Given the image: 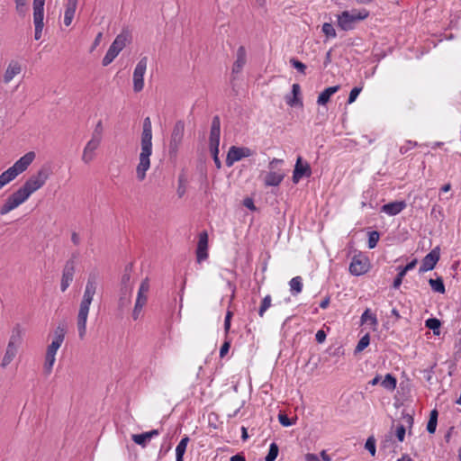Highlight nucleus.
Masks as SVG:
<instances>
[{
    "mask_svg": "<svg viewBox=\"0 0 461 461\" xmlns=\"http://www.w3.org/2000/svg\"><path fill=\"white\" fill-rule=\"evenodd\" d=\"M271 302H272V298L269 294L266 295L263 298L261 304L259 306V309H258V315L260 317H263L266 311L271 306Z\"/></svg>",
    "mask_w": 461,
    "mask_h": 461,
    "instance_id": "obj_39",
    "label": "nucleus"
},
{
    "mask_svg": "<svg viewBox=\"0 0 461 461\" xmlns=\"http://www.w3.org/2000/svg\"><path fill=\"white\" fill-rule=\"evenodd\" d=\"M321 30L327 38H335L337 36L336 31L331 23H323Z\"/></svg>",
    "mask_w": 461,
    "mask_h": 461,
    "instance_id": "obj_44",
    "label": "nucleus"
},
{
    "mask_svg": "<svg viewBox=\"0 0 461 461\" xmlns=\"http://www.w3.org/2000/svg\"><path fill=\"white\" fill-rule=\"evenodd\" d=\"M380 235L376 230L370 231L368 233V248L374 249L376 247L377 242L379 240Z\"/></svg>",
    "mask_w": 461,
    "mask_h": 461,
    "instance_id": "obj_43",
    "label": "nucleus"
},
{
    "mask_svg": "<svg viewBox=\"0 0 461 461\" xmlns=\"http://www.w3.org/2000/svg\"><path fill=\"white\" fill-rule=\"evenodd\" d=\"M278 420H279V422L285 427H288V426L292 425L290 419L285 414H279Z\"/></svg>",
    "mask_w": 461,
    "mask_h": 461,
    "instance_id": "obj_55",
    "label": "nucleus"
},
{
    "mask_svg": "<svg viewBox=\"0 0 461 461\" xmlns=\"http://www.w3.org/2000/svg\"><path fill=\"white\" fill-rule=\"evenodd\" d=\"M78 0H68L65 9L76 13Z\"/></svg>",
    "mask_w": 461,
    "mask_h": 461,
    "instance_id": "obj_54",
    "label": "nucleus"
},
{
    "mask_svg": "<svg viewBox=\"0 0 461 461\" xmlns=\"http://www.w3.org/2000/svg\"><path fill=\"white\" fill-rule=\"evenodd\" d=\"M18 349H19V347L7 344L5 355H4L2 362H1V366L3 368H5L7 366H9L11 364V362L16 357Z\"/></svg>",
    "mask_w": 461,
    "mask_h": 461,
    "instance_id": "obj_26",
    "label": "nucleus"
},
{
    "mask_svg": "<svg viewBox=\"0 0 461 461\" xmlns=\"http://www.w3.org/2000/svg\"><path fill=\"white\" fill-rule=\"evenodd\" d=\"M398 270H399V272H398L397 276L394 279L393 284V287L394 289H398L400 287V285L402 283V279L406 275V273L401 268V267H398Z\"/></svg>",
    "mask_w": 461,
    "mask_h": 461,
    "instance_id": "obj_45",
    "label": "nucleus"
},
{
    "mask_svg": "<svg viewBox=\"0 0 461 461\" xmlns=\"http://www.w3.org/2000/svg\"><path fill=\"white\" fill-rule=\"evenodd\" d=\"M189 438L185 436L176 447V461H184V455L185 453Z\"/></svg>",
    "mask_w": 461,
    "mask_h": 461,
    "instance_id": "obj_28",
    "label": "nucleus"
},
{
    "mask_svg": "<svg viewBox=\"0 0 461 461\" xmlns=\"http://www.w3.org/2000/svg\"><path fill=\"white\" fill-rule=\"evenodd\" d=\"M368 16V12L363 11H344L338 15V26L343 31L353 30L356 24Z\"/></svg>",
    "mask_w": 461,
    "mask_h": 461,
    "instance_id": "obj_6",
    "label": "nucleus"
},
{
    "mask_svg": "<svg viewBox=\"0 0 461 461\" xmlns=\"http://www.w3.org/2000/svg\"><path fill=\"white\" fill-rule=\"evenodd\" d=\"M220 135H221V121L219 116H214L212 118L211 131H210V138H209V146L210 149H213L217 151V148L220 145Z\"/></svg>",
    "mask_w": 461,
    "mask_h": 461,
    "instance_id": "obj_17",
    "label": "nucleus"
},
{
    "mask_svg": "<svg viewBox=\"0 0 461 461\" xmlns=\"http://www.w3.org/2000/svg\"><path fill=\"white\" fill-rule=\"evenodd\" d=\"M247 61L246 50L243 46L239 47L237 50L236 60L233 64L232 72L240 73Z\"/></svg>",
    "mask_w": 461,
    "mask_h": 461,
    "instance_id": "obj_25",
    "label": "nucleus"
},
{
    "mask_svg": "<svg viewBox=\"0 0 461 461\" xmlns=\"http://www.w3.org/2000/svg\"><path fill=\"white\" fill-rule=\"evenodd\" d=\"M210 150H211V152H212V154L213 156V161H214L217 168H220L221 164V160H220V158L218 157L219 148H217V151L215 149H210Z\"/></svg>",
    "mask_w": 461,
    "mask_h": 461,
    "instance_id": "obj_57",
    "label": "nucleus"
},
{
    "mask_svg": "<svg viewBox=\"0 0 461 461\" xmlns=\"http://www.w3.org/2000/svg\"><path fill=\"white\" fill-rule=\"evenodd\" d=\"M339 86H334L325 88L318 96L317 104L325 105L330 99V96L339 90Z\"/></svg>",
    "mask_w": 461,
    "mask_h": 461,
    "instance_id": "obj_27",
    "label": "nucleus"
},
{
    "mask_svg": "<svg viewBox=\"0 0 461 461\" xmlns=\"http://www.w3.org/2000/svg\"><path fill=\"white\" fill-rule=\"evenodd\" d=\"M208 258V234L203 231L199 234V240L196 248V259L198 263Z\"/></svg>",
    "mask_w": 461,
    "mask_h": 461,
    "instance_id": "obj_19",
    "label": "nucleus"
},
{
    "mask_svg": "<svg viewBox=\"0 0 461 461\" xmlns=\"http://www.w3.org/2000/svg\"><path fill=\"white\" fill-rule=\"evenodd\" d=\"M370 343V336L369 334H366L364 335L358 341L356 348H355V352L357 353V352H361L363 351Z\"/></svg>",
    "mask_w": 461,
    "mask_h": 461,
    "instance_id": "obj_41",
    "label": "nucleus"
},
{
    "mask_svg": "<svg viewBox=\"0 0 461 461\" xmlns=\"http://www.w3.org/2000/svg\"><path fill=\"white\" fill-rule=\"evenodd\" d=\"M66 329L64 326L59 325L53 332L51 343L48 346L46 352L57 354V351L64 342Z\"/></svg>",
    "mask_w": 461,
    "mask_h": 461,
    "instance_id": "obj_16",
    "label": "nucleus"
},
{
    "mask_svg": "<svg viewBox=\"0 0 461 461\" xmlns=\"http://www.w3.org/2000/svg\"><path fill=\"white\" fill-rule=\"evenodd\" d=\"M148 58H141L137 63L133 71V90L140 92L144 87V75L147 69Z\"/></svg>",
    "mask_w": 461,
    "mask_h": 461,
    "instance_id": "obj_10",
    "label": "nucleus"
},
{
    "mask_svg": "<svg viewBox=\"0 0 461 461\" xmlns=\"http://www.w3.org/2000/svg\"><path fill=\"white\" fill-rule=\"evenodd\" d=\"M301 87L299 84H294L292 86V95L285 96V102L291 107L299 106L303 107V100L301 98Z\"/></svg>",
    "mask_w": 461,
    "mask_h": 461,
    "instance_id": "obj_22",
    "label": "nucleus"
},
{
    "mask_svg": "<svg viewBox=\"0 0 461 461\" xmlns=\"http://www.w3.org/2000/svg\"><path fill=\"white\" fill-rule=\"evenodd\" d=\"M366 449H367L372 456H375V440L373 438H368L366 445Z\"/></svg>",
    "mask_w": 461,
    "mask_h": 461,
    "instance_id": "obj_50",
    "label": "nucleus"
},
{
    "mask_svg": "<svg viewBox=\"0 0 461 461\" xmlns=\"http://www.w3.org/2000/svg\"><path fill=\"white\" fill-rule=\"evenodd\" d=\"M96 288V276L95 275H90L86 285L83 298L80 302L79 310L77 317L78 336L81 339H83L86 334V321L88 318L89 309L94 295L95 294Z\"/></svg>",
    "mask_w": 461,
    "mask_h": 461,
    "instance_id": "obj_3",
    "label": "nucleus"
},
{
    "mask_svg": "<svg viewBox=\"0 0 461 461\" xmlns=\"http://www.w3.org/2000/svg\"><path fill=\"white\" fill-rule=\"evenodd\" d=\"M102 38H103V33L102 32L97 33V35L95 36V39L93 42L91 51L94 50L100 44Z\"/></svg>",
    "mask_w": 461,
    "mask_h": 461,
    "instance_id": "obj_61",
    "label": "nucleus"
},
{
    "mask_svg": "<svg viewBox=\"0 0 461 461\" xmlns=\"http://www.w3.org/2000/svg\"><path fill=\"white\" fill-rule=\"evenodd\" d=\"M429 284L434 292L440 293V294L445 293V285H444L443 280L440 277H438L437 279L430 278L429 280Z\"/></svg>",
    "mask_w": 461,
    "mask_h": 461,
    "instance_id": "obj_34",
    "label": "nucleus"
},
{
    "mask_svg": "<svg viewBox=\"0 0 461 461\" xmlns=\"http://www.w3.org/2000/svg\"><path fill=\"white\" fill-rule=\"evenodd\" d=\"M312 170L308 163L303 164L302 158L298 157L293 174V182L298 183L303 176H310Z\"/></svg>",
    "mask_w": 461,
    "mask_h": 461,
    "instance_id": "obj_20",
    "label": "nucleus"
},
{
    "mask_svg": "<svg viewBox=\"0 0 461 461\" xmlns=\"http://www.w3.org/2000/svg\"><path fill=\"white\" fill-rule=\"evenodd\" d=\"M149 289V280L148 277H146L141 281L137 292V297L131 313V317L134 321L140 319L142 310L148 303Z\"/></svg>",
    "mask_w": 461,
    "mask_h": 461,
    "instance_id": "obj_7",
    "label": "nucleus"
},
{
    "mask_svg": "<svg viewBox=\"0 0 461 461\" xmlns=\"http://www.w3.org/2000/svg\"><path fill=\"white\" fill-rule=\"evenodd\" d=\"M396 378L391 374H387L384 378L382 380L381 384L385 389L393 391L396 387Z\"/></svg>",
    "mask_w": 461,
    "mask_h": 461,
    "instance_id": "obj_33",
    "label": "nucleus"
},
{
    "mask_svg": "<svg viewBox=\"0 0 461 461\" xmlns=\"http://www.w3.org/2000/svg\"><path fill=\"white\" fill-rule=\"evenodd\" d=\"M232 317V312L230 311H228L225 316L224 320V331L227 334L230 328V320Z\"/></svg>",
    "mask_w": 461,
    "mask_h": 461,
    "instance_id": "obj_53",
    "label": "nucleus"
},
{
    "mask_svg": "<svg viewBox=\"0 0 461 461\" xmlns=\"http://www.w3.org/2000/svg\"><path fill=\"white\" fill-rule=\"evenodd\" d=\"M16 12L21 16H25L27 13V0H14Z\"/></svg>",
    "mask_w": 461,
    "mask_h": 461,
    "instance_id": "obj_42",
    "label": "nucleus"
},
{
    "mask_svg": "<svg viewBox=\"0 0 461 461\" xmlns=\"http://www.w3.org/2000/svg\"><path fill=\"white\" fill-rule=\"evenodd\" d=\"M121 285H122V288H121L122 290H126L128 287L130 289V291L132 292L133 285L131 282V274L127 270L122 276Z\"/></svg>",
    "mask_w": 461,
    "mask_h": 461,
    "instance_id": "obj_40",
    "label": "nucleus"
},
{
    "mask_svg": "<svg viewBox=\"0 0 461 461\" xmlns=\"http://www.w3.org/2000/svg\"><path fill=\"white\" fill-rule=\"evenodd\" d=\"M74 15H75V13L72 12V11H68L65 9V13H64V24L66 26H69L73 21V18H74Z\"/></svg>",
    "mask_w": 461,
    "mask_h": 461,
    "instance_id": "obj_52",
    "label": "nucleus"
},
{
    "mask_svg": "<svg viewBox=\"0 0 461 461\" xmlns=\"http://www.w3.org/2000/svg\"><path fill=\"white\" fill-rule=\"evenodd\" d=\"M185 132V122L183 121H177L172 130L170 141H169V151L170 153H176L178 148L183 140Z\"/></svg>",
    "mask_w": 461,
    "mask_h": 461,
    "instance_id": "obj_11",
    "label": "nucleus"
},
{
    "mask_svg": "<svg viewBox=\"0 0 461 461\" xmlns=\"http://www.w3.org/2000/svg\"><path fill=\"white\" fill-rule=\"evenodd\" d=\"M230 341H225L221 347V349H220V357H223L229 351L230 349Z\"/></svg>",
    "mask_w": 461,
    "mask_h": 461,
    "instance_id": "obj_56",
    "label": "nucleus"
},
{
    "mask_svg": "<svg viewBox=\"0 0 461 461\" xmlns=\"http://www.w3.org/2000/svg\"><path fill=\"white\" fill-rule=\"evenodd\" d=\"M279 448L276 443L270 444L268 453L265 457V461H275L278 456Z\"/></svg>",
    "mask_w": 461,
    "mask_h": 461,
    "instance_id": "obj_37",
    "label": "nucleus"
},
{
    "mask_svg": "<svg viewBox=\"0 0 461 461\" xmlns=\"http://www.w3.org/2000/svg\"><path fill=\"white\" fill-rule=\"evenodd\" d=\"M425 325L429 330H432L434 334H436V335L439 334V328H440V321H439V320H438L436 318L428 319L425 321Z\"/></svg>",
    "mask_w": 461,
    "mask_h": 461,
    "instance_id": "obj_36",
    "label": "nucleus"
},
{
    "mask_svg": "<svg viewBox=\"0 0 461 461\" xmlns=\"http://www.w3.org/2000/svg\"><path fill=\"white\" fill-rule=\"evenodd\" d=\"M368 321H370L371 325L373 326L377 325V318L375 314L372 313L369 309H366L361 315V322L366 323Z\"/></svg>",
    "mask_w": 461,
    "mask_h": 461,
    "instance_id": "obj_35",
    "label": "nucleus"
},
{
    "mask_svg": "<svg viewBox=\"0 0 461 461\" xmlns=\"http://www.w3.org/2000/svg\"><path fill=\"white\" fill-rule=\"evenodd\" d=\"M438 411L432 410L429 414V420L427 424V430L429 433L433 434L436 431L438 423Z\"/></svg>",
    "mask_w": 461,
    "mask_h": 461,
    "instance_id": "obj_32",
    "label": "nucleus"
},
{
    "mask_svg": "<svg viewBox=\"0 0 461 461\" xmlns=\"http://www.w3.org/2000/svg\"><path fill=\"white\" fill-rule=\"evenodd\" d=\"M102 140L92 138L87 141L84 147L81 159L84 164L91 163L95 158V151L100 147Z\"/></svg>",
    "mask_w": 461,
    "mask_h": 461,
    "instance_id": "obj_15",
    "label": "nucleus"
},
{
    "mask_svg": "<svg viewBox=\"0 0 461 461\" xmlns=\"http://www.w3.org/2000/svg\"><path fill=\"white\" fill-rule=\"evenodd\" d=\"M22 71V66L18 61L12 60L5 69L4 76H3V81L5 84H9L14 77L19 75Z\"/></svg>",
    "mask_w": 461,
    "mask_h": 461,
    "instance_id": "obj_21",
    "label": "nucleus"
},
{
    "mask_svg": "<svg viewBox=\"0 0 461 461\" xmlns=\"http://www.w3.org/2000/svg\"><path fill=\"white\" fill-rule=\"evenodd\" d=\"M23 334H24V329L22 327V325L19 323L15 324L12 329L11 335H10V338L8 340V344L20 348L22 341H23Z\"/></svg>",
    "mask_w": 461,
    "mask_h": 461,
    "instance_id": "obj_24",
    "label": "nucleus"
},
{
    "mask_svg": "<svg viewBox=\"0 0 461 461\" xmlns=\"http://www.w3.org/2000/svg\"><path fill=\"white\" fill-rule=\"evenodd\" d=\"M253 153L254 152L249 148L232 146L227 154L226 164L228 167H230L234 162L239 161L243 158L250 157Z\"/></svg>",
    "mask_w": 461,
    "mask_h": 461,
    "instance_id": "obj_12",
    "label": "nucleus"
},
{
    "mask_svg": "<svg viewBox=\"0 0 461 461\" xmlns=\"http://www.w3.org/2000/svg\"><path fill=\"white\" fill-rule=\"evenodd\" d=\"M230 461H246V459L241 455H234L230 457Z\"/></svg>",
    "mask_w": 461,
    "mask_h": 461,
    "instance_id": "obj_64",
    "label": "nucleus"
},
{
    "mask_svg": "<svg viewBox=\"0 0 461 461\" xmlns=\"http://www.w3.org/2000/svg\"><path fill=\"white\" fill-rule=\"evenodd\" d=\"M405 208L406 203L404 201H395L383 205L381 211L390 216H394Z\"/></svg>",
    "mask_w": 461,
    "mask_h": 461,
    "instance_id": "obj_23",
    "label": "nucleus"
},
{
    "mask_svg": "<svg viewBox=\"0 0 461 461\" xmlns=\"http://www.w3.org/2000/svg\"><path fill=\"white\" fill-rule=\"evenodd\" d=\"M416 146H418L416 141L407 140L404 145L401 146L400 152L402 154H405Z\"/></svg>",
    "mask_w": 461,
    "mask_h": 461,
    "instance_id": "obj_48",
    "label": "nucleus"
},
{
    "mask_svg": "<svg viewBox=\"0 0 461 461\" xmlns=\"http://www.w3.org/2000/svg\"><path fill=\"white\" fill-rule=\"evenodd\" d=\"M369 268L368 259L363 255L354 256L349 265V272L353 276L366 274Z\"/></svg>",
    "mask_w": 461,
    "mask_h": 461,
    "instance_id": "obj_13",
    "label": "nucleus"
},
{
    "mask_svg": "<svg viewBox=\"0 0 461 461\" xmlns=\"http://www.w3.org/2000/svg\"><path fill=\"white\" fill-rule=\"evenodd\" d=\"M417 262L418 260L416 258H414L413 260H411L410 263H408L405 267H402L401 268L405 272L407 273L408 271L413 269L416 265H417Z\"/></svg>",
    "mask_w": 461,
    "mask_h": 461,
    "instance_id": "obj_59",
    "label": "nucleus"
},
{
    "mask_svg": "<svg viewBox=\"0 0 461 461\" xmlns=\"http://www.w3.org/2000/svg\"><path fill=\"white\" fill-rule=\"evenodd\" d=\"M35 158L33 151L27 152L21 157L12 167L0 175V190L13 181L19 174L24 172Z\"/></svg>",
    "mask_w": 461,
    "mask_h": 461,
    "instance_id": "obj_4",
    "label": "nucleus"
},
{
    "mask_svg": "<svg viewBox=\"0 0 461 461\" xmlns=\"http://www.w3.org/2000/svg\"><path fill=\"white\" fill-rule=\"evenodd\" d=\"M243 204H244V206H246L249 210L256 211V206H255L254 202H253V200L251 198L244 199Z\"/></svg>",
    "mask_w": 461,
    "mask_h": 461,
    "instance_id": "obj_60",
    "label": "nucleus"
},
{
    "mask_svg": "<svg viewBox=\"0 0 461 461\" xmlns=\"http://www.w3.org/2000/svg\"><path fill=\"white\" fill-rule=\"evenodd\" d=\"M140 153L139 163L136 167V178L142 182L146 178V173L150 167V156L152 154V124L149 117L143 120L140 137Z\"/></svg>",
    "mask_w": 461,
    "mask_h": 461,
    "instance_id": "obj_2",
    "label": "nucleus"
},
{
    "mask_svg": "<svg viewBox=\"0 0 461 461\" xmlns=\"http://www.w3.org/2000/svg\"><path fill=\"white\" fill-rule=\"evenodd\" d=\"M439 259V252L438 249H432L429 254H427L422 259L421 265L420 267V273H424L429 270H432L436 264Z\"/></svg>",
    "mask_w": 461,
    "mask_h": 461,
    "instance_id": "obj_18",
    "label": "nucleus"
},
{
    "mask_svg": "<svg viewBox=\"0 0 461 461\" xmlns=\"http://www.w3.org/2000/svg\"><path fill=\"white\" fill-rule=\"evenodd\" d=\"M131 291L127 287L126 290L121 289V295L119 298L118 305L119 308L122 309L128 307L131 302Z\"/></svg>",
    "mask_w": 461,
    "mask_h": 461,
    "instance_id": "obj_29",
    "label": "nucleus"
},
{
    "mask_svg": "<svg viewBox=\"0 0 461 461\" xmlns=\"http://www.w3.org/2000/svg\"><path fill=\"white\" fill-rule=\"evenodd\" d=\"M283 159L273 158L268 164L269 171L264 176V185L266 186H278L284 180L285 174L282 169L277 168V165H282Z\"/></svg>",
    "mask_w": 461,
    "mask_h": 461,
    "instance_id": "obj_8",
    "label": "nucleus"
},
{
    "mask_svg": "<svg viewBox=\"0 0 461 461\" xmlns=\"http://www.w3.org/2000/svg\"><path fill=\"white\" fill-rule=\"evenodd\" d=\"M290 63L300 73L305 74L306 66L303 62H301L300 60H298L296 59H291Z\"/></svg>",
    "mask_w": 461,
    "mask_h": 461,
    "instance_id": "obj_47",
    "label": "nucleus"
},
{
    "mask_svg": "<svg viewBox=\"0 0 461 461\" xmlns=\"http://www.w3.org/2000/svg\"><path fill=\"white\" fill-rule=\"evenodd\" d=\"M315 339L317 340L318 343H323L326 339V333L324 330H320L317 331L316 335H315Z\"/></svg>",
    "mask_w": 461,
    "mask_h": 461,
    "instance_id": "obj_58",
    "label": "nucleus"
},
{
    "mask_svg": "<svg viewBox=\"0 0 461 461\" xmlns=\"http://www.w3.org/2000/svg\"><path fill=\"white\" fill-rule=\"evenodd\" d=\"M306 461H321L317 455L307 454L305 456Z\"/></svg>",
    "mask_w": 461,
    "mask_h": 461,
    "instance_id": "obj_62",
    "label": "nucleus"
},
{
    "mask_svg": "<svg viewBox=\"0 0 461 461\" xmlns=\"http://www.w3.org/2000/svg\"><path fill=\"white\" fill-rule=\"evenodd\" d=\"M361 90L362 89L360 87H354L349 93L348 103L352 104L353 102H355L357 97L360 94Z\"/></svg>",
    "mask_w": 461,
    "mask_h": 461,
    "instance_id": "obj_51",
    "label": "nucleus"
},
{
    "mask_svg": "<svg viewBox=\"0 0 461 461\" xmlns=\"http://www.w3.org/2000/svg\"><path fill=\"white\" fill-rule=\"evenodd\" d=\"M44 5L45 1H34L32 3L33 7V23L35 27L34 39L36 41L41 38L42 30L44 27Z\"/></svg>",
    "mask_w": 461,
    "mask_h": 461,
    "instance_id": "obj_9",
    "label": "nucleus"
},
{
    "mask_svg": "<svg viewBox=\"0 0 461 461\" xmlns=\"http://www.w3.org/2000/svg\"><path fill=\"white\" fill-rule=\"evenodd\" d=\"M71 240L72 242L75 244V245H78L79 242H80V238L78 236V234H77L76 232H74L71 236Z\"/></svg>",
    "mask_w": 461,
    "mask_h": 461,
    "instance_id": "obj_63",
    "label": "nucleus"
},
{
    "mask_svg": "<svg viewBox=\"0 0 461 461\" xmlns=\"http://www.w3.org/2000/svg\"><path fill=\"white\" fill-rule=\"evenodd\" d=\"M91 137L102 140V139H103V123L101 121H99L97 122V124L95 125V128L94 131L92 132Z\"/></svg>",
    "mask_w": 461,
    "mask_h": 461,
    "instance_id": "obj_46",
    "label": "nucleus"
},
{
    "mask_svg": "<svg viewBox=\"0 0 461 461\" xmlns=\"http://www.w3.org/2000/svg\"><path fill=\"white\" fill-rule=\"evenodd\" d=\"M55 361H56V355L53 353L46 352L45 361H44V365H43L44 373L46 375H49L52 372Z\"/></svg>",
    "mask_w": 461,
    "mask_h": 461,
    "instance_id": "obj_30",
    "label": "nucleus"
},
{
    "mask_svg": "<svg viewBox=\"0 0 461 461\" xmlns=\"http://www.w3.org/2000/svg\"><path fill=\"white\" fill-rule=\"evenodd\" d=\"M75 268H76V262L74 259H69L66 262L63 271H62V276H61V282H60V290L62 292H65L70 285L71 282L73 281Z\"/></svg>",
    "mask_w": 461,
    "mask_h": 461,
    "instance_id": "obj_14",
    "label": "nucleus"
},
{
    "mask_svg": "<svg viewBox=\"0 0 461 461\" xmlns=\"http://www.w3.org/2000/svg\"><path fill=\"white\" fill-rule=\"evenodd\" d=\"M405 427L402 424H400L396 427L395 435L400 442H402L404 440L405 437Z\"/></svg>",
    "mask_w": 461,
    "mask_h": 461,
    "instance_id": "obj_49",
    "label": "nucleus"
},
{
    "mask_svg": "<svg viewBox=\"0 0 461 461\" xmlns=\"http://www.w3.org/2000/svg\"><path fill=\"white\" fill-rule=\"evenodd\" d=\"M129 41L130 33L128 32L123 31L118 34L102 60L103 66L106 67L111 64L119 53L126 47Z\"/></svg>",
    "mask_w": 461,
    "mask_h": 461,
    "instance_id": "obj_5",
    "label": "nucleus"
},
{
    "mask_svg": "<svg viewBox=\"0 0 461 461\" xmlns=\"http://www.w3.org/2000/svg\"><path fill=\"white\" fill-rule=\"evenodd\" d=\"M131 439L133 440L134 443L143 447L146 446L147 442L150 440L146 432L141 434H133L131 436Z\"/></svg>",
    "mask_w": 461,
    "mask_h": 461,
    "instance_id": "obj_38",
    "label": "nucleus"
},
{
    "mask_svg": "<svg viewBox=\"0 0 461 461\" xmlns=\"http://www.w3.org/2000/svg\"><path fill=\"white\" fill-rule=\"evenodd\" d=\"M51 175V169L48 166L41 167L35 174L32 175L16 192L12 194L0 208V214L5 215L23 203L32 194L41 189Z\"/></svg>",
    "mask_w": 461,
    "mask_h": 461,
    "instance_id": "obj_1",
    "label": "nucleus"
},
{
    "mask_svg": "<svg viewBox=\"0 0 461 461\" xmlns=\"http://www.w3.org/2000/svg\"><path fill=\"white\" fill-rule=\"evenodd\" d=\"M290 291L294 295H297L303 290V279L301 276L293 277L290 282Z\"/></svg>",
    "mask_w": 461,
    "mask_h": 461,
    "instance_id": "obj_31",
    "label": "nucleus"
}]
</instances>
